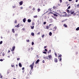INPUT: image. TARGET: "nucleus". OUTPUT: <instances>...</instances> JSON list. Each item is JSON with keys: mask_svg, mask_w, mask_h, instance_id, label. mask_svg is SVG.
Returning a JSON list of instances; mask_svg holds the SVG:
<instances>
[{"mask_svg": "<svg viewBox=\"0 0 79 79\" xmlns=\"http://www.w3.org/2000/svg\"><path fill=\"white\" fill-rule=\"evenodd\" d=\"M44 51H45V52H47V49H44Z\"/></svg>", "mask_w": 79, "mask_h": 79, "instance_id": "nucleus-39", "label": "nucleus"}, {"mask_svg": "<svg viewBox=\"0 0 79 79\" xmlns=\"http://www.w3.org/2000/svg\"><path fill=\"white\" fill-rule=\"evenodd\" d=\"M22 30H23V31H24L25 30V28H23L22 29Z\"/></svg>", "mask_w": 79, "mask_h": 79, "instance_id": "nucleus-56", "label": "nucleus"}, {"mask_svg": "<svg viewBox=\"0 0 79 79\" xmlns=\"http://www.w3.org/2000/svg\"><path fill=\"white\" fill-rule=\"evenodd\" d=\"M37 34H38V35L40 34V32H38V33H37Z\"/></svg>", "mask_w": 79, "mask_h": 79, "instance_id": "nucleus-60", "label": "nucleus"}, {"mask_svg": "<svg viewBox=\"0 0 79 79\" xmlns=\"http://www.w3.org/2000/svg\"><path fill=\"white\" fill-rule=\"evenodd\" d=\"M44 19H47V16H44Z\"/></svg>", "mask_w": 79, "mask_h": 79, "instance_id": "nucleus-34", "label": "nucleus"}, {"mask_svg": "<svg viewBox=\"0 0 79 79\" xmlns=\"http://www.w3.org/2000/svg\"><path fill=\"white\" fill-rule=\"evenodd\" d=\"M15 46H14L12 47V50H11V52L13 51H15Z\"/></svg>", "mask_w": 79, "mask_h": 79, "instance_id": "nucleus-3", "label": "nucleus"}, {"mask_svg": "<svg viewBox=\"0 0 79 79\" xmlns=\"http://www.w3.org/2000/svg\"><path fill=\"white\" fill-rule=\"evenodd\" d=\"M22 70H24V67H23L22 68Z\"/></svg>", "mask_w": 79, "mask_h": 79, "instance_id": "nucleus-48", "label": "nucleus"}, {"mask_svg": "<svg viewBox=\"0 0 79 79\" xmlns=\"http://www.w3.org/2000/svg\"><path fill=\"white\" fill-rule=\"evenodd\" d=\"M19 24L17 25V27H19Z\"/></svg>", "mask_w": 79, "mask_h": 79, "instance_id": "nucleus-42", "label": "nucleus"}, {"mask_svg": "<svg viewBox=\"0 0 79 79\" xmlns=\"http://www.w3.org/2000/svg\"><path fill=\"white\" fill-rule=\"evenodd\" d=\"M3 60H0V61H3Z\"/></svg>", "mask_w": 79, "mask_h": 79, "instance_id": "nucleus-54", "label": "nucleus"}, {"mask_svg": "<svg viewBox=\"0 0 79 79\" xmlns=\"http://www.w3.org/2000/svg\"><path fill=\"white\" fill-rule=\"evenodd\" d=\"M69 2H71V1H72V0H69Z\"/></svg>", "mask_w": 79, "mask_h": 79, "instance_id": "nucleus-63", "label": "nucleus"}, {"mask_svg": "<svg viewBox=\"0 0 79 79\" xmlns=\"http://www.w3.org/2000/svg\"><path fill=\"white\" fill-rule=\"evenodd\" d=\"M52 35V32H50L49 33V35L50 36H51Z\"/></svg>", "mask_w": 79, "mask_h": 79, "instance_id": "nucleus-13", "label": "nucleus"}, {"mask_svg": "<svg viewBox=\"0 0 79 79\" xmlns=\"http://www.w3.org/2000/svg\"><path fill=\"white\" fill-rule=\"evenodd\" d=\"M61 56H62V55L61 54L58 56L59 59L61 60Z\"/></svg>", "mask_w": 79, "mask_h": 79, "instance_id": "nucleus-4", "label": "nucleus"}, {"mask_svg": "<svg viewBox=\"0 0 79 79\" xmlns=\"http://www.w3.org/2000/svg\"><path fill=\"white\" fill-rule=\"evenodd\" d=\"M53 25V24H50L49 25V26L50 27V26H52Z\"/></svg>", "mask_w": 79, "mask_h": 79, "instance_id": "nucleus-40", "label": "nucleus"}, {"mask_svg": "<svg viewBox=\"0 0 79 79\" xmlns=\"http://www.w3.org/2000/svg\"><path fill=\"white\" fill-rule=\"evenodd\" d=\"M10 51L9 50V51H8V53H10Z\"/></svg>", "mask_w": 79, "mask_h": 79, "instance_id": "nucleus-64", "label": "nucleus"}, {"mask_svg": "<svg viewBox=\"0 0 79 79\" xmlns=\"http://www.w3.org/2000/svg\"><path fill=\"white\" fill-rule=\"evenodd\" d=\"M44 36H45V35H43L42 36V38H44Z\"/></svg>", "mask_w": 79, "mask_h": 79, "instance_id": "nucleus-29", "label": "nucleus"}, {"mask_svg": "<svg viewBox=\"0 0 79 79\" xmlns=\"http://www.w3.org/2000/svg\"><path fill=\"white\" fill-rule=\"evenodd\" d=\"M56 30V27L55 26L54 28L52 29V30L53 31H55Z\"/></svg>", "mask_w": 79, "mask_h": 79, "instance_id": "nucleus-2", "label": "nucleus"}, {"mask_svg": "<svg viewBox=\"0 0 79 79\" xmlns=\"http://www.w3.org/2000/svg\"><path fill=\"white\" fill-rule=\"evenodd\" d=\"M33 10H35V8L34 7L33 9H32Z\"/></svg>", "mask_w": 79, "mask_h": 79, "instance_id": "nucleus-50", "label": "nucleus"}, {"mask_svg": "<svg viewBox=\"0 0 79 79\" xmlns=\"http://www.w3.org/2000/svg\"><path fill=\"white\" fill-rule=\"evenodd\" d=\"M13 6V8H16V6Z\"/></svg>", "mask_w": 79, "mask_h": 79, "instance_id": "nucleus-33", "label": "nucleus"}, {"mask_svg": "<svg viewBox=\"0 0 79 79\" xmlns=\"http://www.w3.org/2000/svg\"><path fill=\"white\" fill-rule=\"evenodd\" d=\"M32 8V6H29V8Z\"/></svg>", "mask_w": 79, "mask_h": 79, "instance_id": "nucleus-51", "label": "nucleus"}, {"mask_svg": "<svg viewBox=\"0 0 79 79\" xmlns=\"http://www.w3.org/2000/svg\"><path fill=\"white\" fill-rule=\"evenodd\" d=\"M32 25L33 26H34V22H33L32 23Z\"/></svg>", "mask_w": 79, "mask_h": 79, "instance_id": "nucleus-44", "label": "nucleus"}, {"mask_svg": "<svg viewBox=\"0 0 79 79\" xmlns=\"http://www.w3.org/2000/svg\"><path fill=\"white\" fill-rule=\"evenodd\" d=\"M43 53H44V54H47V52H43Z\"/></svg>", "mask_w": 79, "mask_h": 79, "instance_id": "nucleus-32", "label": "nucleus"}, {"mask_svg": "<svg viewBox=\"0 0 79 79\" xmlns=\"http://www.w3.org/2000/svg\"><path fill=\"white\" fill-rule=\"evenodd\" d=\"M31 45H34V42H32Z\"/></svg>", "mask_w": 79, "mask_h": 79, "instance_id": "nucleus-25", "label": "nucleus"}, {"mask_svg": "<svg viewBox=\"0 0 79 79\" xmlns=\"http://www.w3.org/2000/svg\"><path fill=\"white\" fill-rule=\"evenodd\" d=\"M67 13H68V12H69V10H68V9H67Z\"/></svg>", "mask_w": 79, "mask_h": 79, "instance_id": "nucleus-37", "label": "nucleus"}, {"mask_svg": "<svg viewBox=\"0 0 79 79\" xmlns=\"http://www.w3.org/2000/svg\"><path fill=\"white\" fill-rule=\"evenodd\" d=\"M71 11H69V12H68V14H69V13H71Z\"/></svg>", "mask_w": 79, "mask_h": 79, "instance_id": "nucleus-43", "label": "nucleus"}, {"mask_svg": "<svg viewBox=\"0 0 79 79\" xmlns=\"http://www.w3.org/2000/svg\"><path fill=\"white\" fill-rule=\"evenodd\" d=\"M31 50H33V48H31Z\"/></svg>", "mask_w": 79, "mask_h": 79, "instance_id": "nucleus-57", "label": "nucleus"}, {"mask_svg": "<svg viewBox=\"0 0 79 79\" xmlns=\"http://www.w3.org/2000/svg\"><path fill=\"white\" fill-rule=\"evenodd\" d=\"M76 15V13H74L73 14V16H75Z\"/></svg>", "mask_w": 79, "mask_h": 79, "instance_id": "nucleus-35", "label": "nucleus"}, {"mask_svg": "<svg viewBox=\"0 0 79 79\" xmlns=\"http://www.w3.org/2000/svg\"><path fill=\"white\" fill-rule=\"evenodd\" d=\"M60 3H62V0H60Z\"/></svg>", "mask_w": 79, "mask_h": 79, "instance_id": "nucleus-47", "label": "nucleus"}, {"mask_svg": "<svg viewBox=\"0 0 79 79\" xmlns=\"http://www.w3.org/2000/svg\"><path fill=\"white\" fill-rule=\"evenodd\" d=\"M76 31H79V27H77V28L76 29Z\"/></svg>", "mask_w": 79, "mask_h": 79, "instance_id": "nucleus-19", "label": "nucleus"}, {"mask_svg": "<svg viewBox=\"0 0 79 79\" xmlns=\"http://www.w3.org/2000/svg\"><path fill=\"white\" fill-rule=\"evenodd\" d=\"M53 15L54 16H58V15L55 14H53Z\"/></svg>", "mask_w": 79, "mask_h": 79, "instance_id": "nucleus-18", "label": "nucleus"}, {"mask_svg": "<svg viewBox=\"0 0 79 79\" xmlns=\"http://www.w3.org/2000/svg\"><path fill=\"white\" fill-rule=\"evenodd\" d=\"M15 24L17 23V21H16V20H15Z\"/></svg>", "mask_w": 79, "mask_h": 79, "instance_id": "nucleus-41", "label": "nucleus"}, {"mask_svg": "<svg viewBox=\"0 0 79 79\" xmlns=\"http://www.w3.org/2000/svg\"><path fill=\"white\" fill-rule=\"evenodd\" d=\"M76 55H77L78 54V52H76Z\"/></svg>", "mask_w": 79, "mask_h": 79, "instance_id": "nucleus-46", "label": "nucleus"}, {"mask_svg": "<svg viewBox=\"0 0 79 79\" xmlns=\"http://www.w3.org/2000/svg\"><path fill=\"white\" fill-rule=\"evenodd\" d=\"M35 62V61H34L32 63V64L30 65V67H31V69H33V68H34V65Z\"/></svg>", "mask_w": 79, "mask_h": 79, "instance_id": "nucleus-1", "label": "nucleus"}, {"mask_svg": "<svg viewBox=\"0 0 79 79\" xmlns=\"http://www.w3.org/2000/svg\"><path fill=\"white\" fill-rule=\"evenodd\" d=\"M78 1V0H76V2H77Z\"/></svg>", "mask_w": 79, "mask_h": 79, "instance_id": "nucleus-59", "label": "nucleus"}, {"mask_svg": "<svg viewBox=\"0 0 79 79\" xmlns=\"http://www.w3.org/2000/svg\"><path fill=\"white\" fill-rule=\"evenodd\" d=\"M64 26L65 27H68V26H67V25H66V24H64Z\"/></svg>", "mask_w": 79, "mask_h": 79, "instance_id": "nucleus-15", "label": "nucleus"}, {"mask_svg": "<svg viewBox=\"0 0 79 79\" xmlns=\"http://www.w3.org/2000/svg\"><path fill=\"white\" fill-rule=\"evenodd\" d=\"M46 27V29H48V26H47Z\"/></svg>", "mask_w": 79, "mask_h": 79, "instance_id": "nucleus-31", "label": "nucleus"}, {"mask_svg": "<svg viewBox=\"0 0 79 79\" xmlns=\"http://www.w3.org/2000/svg\"><path fill=\"white\" fill-rule=\"evenodd\" d=\"M3 43V41H1L0 42V44L1 45V44H2V43Z\"/></svg>", "mask_w": 79, "mask_h": 79, "instance_id": "nucleus-26", "label": "nucleus"}, {"mask_svg": "<svg viewBox=\"0 0 79 79\" xmlns=\"http://www.w3.org/2000/svg\"><path fill=\"white\" fill-rule=\"evenodd\" d=\"M38 12H39V11H40V9L39 8L38 9Z\"/></svg>", "mask_w": 79, "mask_h": 79, "instance_id": "nucleus-27", "label": "nucleus"}, {"mask_svg": "<svg viewBox=\"0 0 79 79\" xmlns=\"http://www.w3.org/2000/svg\"><path fill=\"white\" fill-rule=\"evenodd\" d=\"M27 22H28V23H31V20L30 19H28L27 20Z\"/></svg>", "mask_w": 79, "mask_h": 79, "instance_id": "nucleus-8", "label": "nucleus"}, {"mask_svg": "<svg viewBox=\"0 0 79 79\" xmlns=\"http://www.w3.org/2000/svg\"><path fill=\"white\" fill-rule=\"evenodd\" d=\"M19 67H22V64H21V63H19Z\"/></svg>", "mask_w": 79, "mask_h": 79, "instance_id": "nucleus-11", "label": "nucleus"}, {"mask_svg": "<svg viewBox=\"0 0 79 79\" xmlns=\"http://www.w3.org/2000/svg\"><path fill=\"white\" fill-rule=\"evenodd\" d=\"M43 63H45V60H43Z\"/></svg>", "mask_w": 79, "mask_h": 79, "instance_id": "nucleus-55", "label": "nucleus"}, {"mask_svg": "<svg viewBox=\"0 0 79 79\" xmlns=\"http://www.w3.org/2000/svg\"><path fill=\"white\" fill-rule=\"evenodd\" d=\"M0 78H2V77H3L2 76V74L1 73H0Z\"/></svg>", "mask_w": 79, "mask_h": 79, "instance_id": "nucleus-24", "label": "nucleus"}, {"mask_svg": "<svg viewBox=\"0 0 79 79\" xmlns=\"http://www.w3.org/2000/svg\"><path fill=\"white\" fill-rule=\"evenodd\" d=\"M31 28L32 29H33L34 28V26H33L32 27V26H31Z\"/></svg>", "mask_w": 79, "mask_h": 79, "instance_id": "nucleus-20", "label": "nucleus"}, {"mask_svg": "<svg viewBox=\"0 0 79 79\" xmlns=\"http://www.w3.org/2000/svg\"><path fill=\"white\" fill-rule=\"evenodd\" d=\"M48 58H49L50 59H51V58H52V56H51V55H49L48 56Z\"/></svg>", "mask_w": 79, "mask_h": 79, "instance_id": "nucleus-10", "label": "nucleus"}, {"mask_svg": "<svg viewBox=\"0 0 79 79\" xmlns=\"http://www.w3.org/2000/svg\"><path fill=\"white\" fill-rule=\"evenodd\" d=\"M12 31L13 33H15V29L14 28H13L12 30Z\"/></svg>", "mask_w": 79, "mask_h": 79, "instance_id": "nucleus-16", "label": "nucleus"}, {"mask_svg": "<svg viewBox=\"0 0 79 79\" xmlns=\"http://www.w3.org/2000/svg\"><path fill=\"white\" fill-rule=\"evenodd\" d=\"M15 37H17V36H18V34H15Z\"/></svg>", "mask_w": 79, "mask_h": 79, "instance_id": "nucleus-38", "label": "nucleus"}, {"mask_svg": "<svg viewBox=\"0 0 79 79\" xmlns=\"http://www.w3.org/2000/svg\"><path fill=\"white\" fill-rule=\"evenodd\" d=\"M23 1H21L19 3V5H23Z\"/></svg>", "mask_w": 79, "mask_h": 79, "instance_id": "nucleus-5", "label": "nucleus"}, {"mask_svg": "<svg viewBox=\"0 0 79 79\" xmlns=\"http://www.w3.org/2000/svg\"><path fill=\"white\" fill-rule=\"evenodd\" d=\"M39 62V60H38L35 62V64H38Z\"/></svg>", "mask_w": 79, "mask_h": 79, "instance_id": "nucleus-6", "label": "nucleus"}, {"mask_svg": "<svg viewBox=\"0 0 79 79\" xmlns=\"http://www.w3.org/2000/svg\"><path fill=\"white\" fill-rule=\"evenodd\" d=\"M20 58H17V60H20Z\"/></svg>", "mask_w": 79, "mask_h": 79, "instance_id": "nucleus-58", "label": "nucleus"}, {"mask_svg": "<svg viewBox=\"0 0 79 79\" xmlns=\"http://www.w3.org/2000/svg\"><path fill=\"white\" fill-rule=\"evenodd\" d=\"M4 55H5V53H4V52H3L2 56H4Z\"/></svg>", "mask_w": 79, "mask_h": 79, "instance_id": "nucleus-45", "label": "nucleus"}, {"mask_svg": "<svg viewBox=\"0 0 79 79\" xmlns=\"http://www.w3.org/2000/svg\"><path fill=\"white\" fill-rule=\"evenodd\" d=\"M48 53H51V50H50L48 52Z\"/></svg>", "mask_w": 79, "mask_h": 79, "instance_id": "nucleus-21", "label": "nucleus"}, {"mask_svg": "<svg viewBox=\"0 0 79 79\" xmlns=\"http://www.w3.org/2000/svg\"><path fill=\"white\" fill-rule=\"evenodd\" d=\"M34 18H37V15L34 16Z\"/></svg>", "mask_w": 79, "mask_h": 79, "instance_id": "nucleus-23", "label": "nucleus"}, {"mask_svg": "<svg viewBox=\"0 0 79 79\" xmlns=\"http://www.w3.org/2000/svg\"><path fill=\"white\" fill-rule=\"evenodd\" d=\"M55 6H54L53 7V9H55Z\"/></svg>", "mask_w": 79, "mask_h": 79, "instance_id": "nucleus-61", "label": "nucleus"}, {"mask_svg": "<svg viewBox=\"0 0 79 79\" xmlns=\"http://www.w3.org/2000/svg\"><path fill=\"white\" fill-rule=\"evenodd\" d=\"M68 2H66V4H68Z\"/></svg>", "mask_w": 79, "mask_h": 79, "instance_id": "nucleus-52", "label": "nucleus"}, {"mask_svg": "<svg viewBox=\"0 0 79 79\" xmlns=\"http://www.w3.org/2000/svg\"><path fill=\"white\" fill-rule=\"evenodd\" d=\"M52 18H53L54 19H56V18L55 16H52Z\"/></svg>", "mask_w": 79, "mask_h": 79, "instance_id": "nucleus-12", "label": "nucleus"}, {"mask_svg": "<svg viewBox=\"0 0 79 79\" xmlns=\"http://www.w3.org/2000/svg\"><path fill=\"white\" fill-rule=\"evenodd\" d=\"M31 35H32V36H34V33L33 32H31Z\"/></svg>", "mask_w": 79, "mask_h": 79, "instance_id": "nucleus-17", "label": "nucleus"}, {"mask_svg": "<svg viewBox=\"0 0 79 79\" xmlns=\"http://www.w3.org/2000/svg\"><path fill=\"white\" fill-rule=\"evenodd\" d=\"M74 11H71L70 14H71V15H73L74 14Z\"/></svg>", "mask_w": 79, "mask_h": 79, "instance_id": "nucleus-9", "label": "nucleus"}, {"mask_svg": "<svg viewBox=\"0 0 79 79\" xmlns=\"http://www.w3.org/2000/svg\"><path fill=\"white\" fill-rule=\"evenodd\" d=\"M49 10H50L49 11H52V10H51V9H49Z\"/></svg>", "mask_w": 79, "mask_h": 79, "instance_id": "nucleus-53", "label": "nucleus"}, {"mask_svg": "<svg viewBox=\"0 0 79 79\" xmlns=\"http://www.w3.org/2000/svg\"><path fill=\"white\" fill-rule=\"evenodd\" d=\"M66 20H67V19H64L62 21H61V22L62 23H63V22H64L65 21H66Z\"/></svg>", "mask_w": 79, "mask_h": 79, "instance_id": "nucleus-14", "label": "nucleus"}, {"mask_svg": "<svg viewBox=\"0 0 79 79\" xmlns=\"http://www.w3.org/2000/svg\"><path fill=\"white\" fill-rule=\"evenodd\" d=\"M46 24V22H44L43 23V24H44V25H45V24Z\"/></svg>", "mask_w": 79, "mask_h": 79, "instance_id": "nucleus-36", "label": "nucleus"}, {"mask_svg": "<svg viewBox=\"0 0 79 79\" xmlns=\"http://www.w3.org/2000/svg\"><path fill=\"white\" fill-rule=\"evenodd\" d=\"M44 48H47V47H46V46H45L44 47Z\"/></svg>", "mask_w": 79, "mask_h": 79, "instance_id": "nucleus-62", "label": "nucleus"}, {"mask_svg": "<svg viewBox=\"0 0 79 79\" xmlns=\"http://www.w3.org/2000/svg\"><path fill=\"white\" fill-rule=\"evenodd\" d=\"M54 61L55 62V63H57V62H58V60H54Z\"/></svg>", "mask_w": 79, "mask_h": 79, "instance_id": "nucleus-22", "label": "nucleus"}, {"mask_svg": "<svg viewBox=\"0 0 79 79\" xmlns=\"http://www.w3.org/2000/svg\"><path fill=\"white\" fill-rule=\"evenodd\" d=\"M26 41L27 42H29V40H27Z\"/></svg>", "mask_w": 79, "mask_h": 79, "instance_id": "nucleus-28", "label": "nucleus"}, {"mask_svg": "<svg viewBox=\"0 0 79 79\" xmlns=\"http://www.w3.org/2000/svg\"><path fill=\"white\" fill-rule=\"evenodd\" d=\"M36 58H39V56H38V55L36 56Z\"/></svg>", "mask_w": 79, "mask_h": 79, "instance_id": "nucleus-49", "label": "nucleus"}, {"mask_svg": "<svg viewBox=\"0 0 79 79\" xmlns=\"http://www.w3.org/2000/svg\"><path fill=\"white\" fill-rule=\"evenodd\" d=\"M71 8V6H69L67 8V9H70Z\"/></svg>", "mask_w": 79, "mask_h": 79, "instance_id": "nucleus-30", "label": "nucleus"}, {"mask_svg": "<svg viewBox=\"0 0 79 79\" xmlns=\"http://www.w3.org/2000/svg\"><path fill=\"white\" fill-rule=\"evenodd\" d=\"M26 19L24 18V19H23V23H25L26 22Z\"/></svg>", "mask_w": 79, "mask_h": 79, "instance_id": "nucleus-7", "label": "nucleus"}]
</instances>
